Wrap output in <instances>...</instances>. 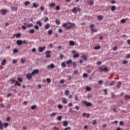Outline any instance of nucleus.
I'll return each instance as SVG.
<instances>
[{
  "label": "nucleus",
  "mask_w": 130,
  "mask_h": 130,
  "mask_svg": "<svg viewBox=\"0 0 130 130\" xmlns=\"http://www.w3.org/2000/svg\"><path fill=\"white\" fill-rule=\"evenodd\" d=\"M69 94H70V91L69 90H66L65 91V95H66L67 96H68V95H69Z\"/></svg>",
  "instance_id": "nucleus-44"
},
{
  "label": "nucleus",
  "mask_w": 130,
  "mask_h": 130,
  "mask_svg": "<svg viewBox=\"0 0 130 130\" xmlns=\"http://www.w3.org/2000/svg\"><path fill=\"white\" fill-rule=\"evenodd\" d=\"M96 122H97V121L96 120H93L92 122L93 125H95V124L97 123Z\"/></svg>",
  "instance_id": "nucleus-50"
},
{
  "label": "nucleus",
  "mask_w": 130,
  "mask_h": 130,
  "mask_svg": "<svg viewBox=\"0 0 130 130\" xmlns=\"http://www.w3.org/2000/svg\"><path fill=\"white\" fill-rule=\"evenodd\" d=\"M102 63V62L100 61H99L96 62V64L98 66H101V64Z\"/></svg>",
  "instance_id": "nucleus-48"
},
{
  "label": "nucleus",
  "mask_w": 130,
  "mask_h": 130,
  "mask_svg": "<svg viewBox=\"0 0 130 130\" xmlns=\"http://www.w3.org/2000/svg\"><path fill=\"white\" fill-rule=\"evenodd\" d=\"M37 25H39L40 27H42V23H41L40 21H38L37 22Z\"/></svg>",
  "instance_id": "nucleus-23"
},
{
  "label": "nucleus",
  "mask_w": 130,
  "mask_h": 130,
  "mask_svg": "<svg viewBox=\"0 0 130 130\" xmlns=\"http://www.w3.org/2000/svg\"><path fill=\"white\" fill-rule=\"evenodd\" d=\"M47 83H51V80H50V79H49V78H47Z\"/></svg>",
  "instance_id": "nucleus-59"
},
{
  "label": "nucleus",
  "mask_w": 130,
  "mask_h": 130,
  "mask_svg": "<svg viewBox=\"0 0 130 130\" xmlns=\"http://www.w3.org/2000/svg\"><path fill=\"white\" fill-rule=\"evenodd\" d=\"M35 108H36V106H35V105L32 106L31 107V109H32V110H34V109H35Z\"/></svg>",
  "instance_id": "nucleus-49"
},
{
  "label": "nucleus",
  "mask_w": 130,
  "mask_h": 130,
  "mask_svg": "<svg viewBox=\"0 0 130 130\" xmlns=\"http://www.w3.org/2000/svg\"><path fill=\"white\" fill-rule=\"evenodd\" d=\"M55 23L57 24V25H60V21L57 19L55 20Z\"/></svg>",
  "instance_id": "nucleus-31"
},
{
  "label": "nucleus",
  "mask_w": 130,
  "mask_h": 130,
  "mask_svg": "<svg viewBox=\"0 0 130 130\" xmlns=\"http://www.w3.org/2000/svg\"><path fill=\"white\" fill-rule=\"evenodd\" d=\"M53 130H59V128L57 127H53Z\"/></svg>",
  "instance_id": "nucleus-61"
},
{
  "label": "nucleus",
  "mask_w": 130,
  "mask_h": 130,
  "mask_svg": "<svg viewBox=\"0 0 130 130\" xmlns=\"http://www.w3.org/2000/svg\"><path fill=\"white\" fill-rule=\"evenodd\" d=\"M1 12H2V15H6V14H7V13H8V10L3 9L1 11Z\"/></svg>",
  "instance_id": "nucleus-11"
},
{
  "label": "nucleus",
  "mask_w": 130,
  "mask_h": 130,
  "mask_svg": "<svg viewBox=\"0 0 130 130\" xmlns=\"http://www.w3.org/2000/svg\"><path fill=\"white\" fill-rule=\"evenodd\" d=\"M56 114H57V113L54 112L50 114V116H51L52 117H53V116H55Z\"/></svg>",
  "instance_id": "nucleus-27"
},
{
  "label": "nucleus",
  "mask_w": 130,
  "mask_h": 130,
  "mask_svg": "<svg viewBox=\"0 0 130 130\" xmlns=\"http://www.w3.org/2000/svg\"><path fill=\"white\" fill-rule=\"evenodd\" d=\"M32 6L34 8H38V5H37L36 3H33Z\"/></svg>",
  "instance_id": "nucleus-39"
},
{
  "label": "nucleus",
  "mask_w": 130,
  "mask_h": 130,
  "mask_svg": "<svg viewBox=\"0 0 130 130\" xmlns=\"http://www.w3.org/2000/svg\"><path fill=\"white\" fill-rule=\"evenodd\" d=\"M94 27V24H91L90 26H89V28L91 30V31H93V27Z\"/></svg>",
  "instance_id": "nucleus-33"
},
{
  "label": "nucleus",
  "mask_w": 130,
  "mask_h": 130,
  "mask_svg": "<svg viewBox=\"0 0 130 130\" xmlns=\"http://www.w3.org/2000/svg\"><path fill=\"white\" fill-rule=\"evenodd\" d=\"M50 27V24H46L45 26V28L46 29H49Z\"/></svg>",
  "instance_id": "nucleus-22"
},
{
  "label": "nucleus",
  "mask_w": 130,
  "mask_h": 130,
  "mask_svg": "<svg viewBox=\"0 0 130 130\" xmlns=\"http://www.w3.org/2000/svg\"><path fill=\"white\" fill-rule=\"evenodd\" d=\"M17 45H22L23 44L22 41L21 40H18L16 41Z\"/></svg>",
  "instance_id": "nucleus-9"
},
{
  "label": "nucleus",
  "mask_w": 130,
  "mask_h": 130,
  "mask_svg": "<svg viewBox=\"0 0 130 130\" xmlns=\"http://www.w3.org/2000/svg\"><path fill=\"white\" fill-rule=\"evenodd\" d=\"M4 125L5 127H7V126H9V123H5Z\"/></svg>",
  "instance_id": "nucleus-47"
},
{
  "label": "nucleus",
  "mask_w": 130,
  "mask_h": 130,
  "mask_svg": "<svg viewBox=\"0 0 130 130\" xmlns=\"http://www.w3.org/2000/svg\"><path fill=\"white\" fill-rule=\"evenodd\" d=\"M82 59H84V60H85V61H86V60H87V59H88V57H87V55H83L82 56Z\"/></svg>",
  "instance_id": "nucleus-14"
},
{
  "label": "nucleus",
  "mask_w": 130,
  "mask_h": 130,
  "mask_svg": "<svg viewBox=\"0 0 130 130\" xmlns=\"http://www.w3.org/2000/svg\"><path fill=\"white\" fill-rule=\"evenodd\" d=\"M21 36V33H18L16 35V38H20Z\"/></svg>",
  "instance_id": "nucleus-25"
},
{
  "label": "nucleus",
  "mask_w": 130,
  "mask_h": 130,
  "mask_svg": "<svg viewBox=\"0 0 130 130\" xmlns=\"http://www.w3.org/2000/svg\"><path fill=\"white\" fill-rule=\"evenodd\" d=\"M75 23H72L71 22H68L62 24V27L67 29V30H71L73 26H75Z\"/></svg>",
  "instance_id": "nucleus-1"
},
{
  "label": "nucleus",
  "mask_w": 130,
  "mask_h": 130,
  "mask_svg": "<svg viewBox=\"0 0 130 130\" xmlns=\"http://www.w3.org/2000/svg\"><path fill=\"white\" fill-rule=\"evenodd\" d=\"M51 53V51H47L46 52V58H50L51 55H50V53Z\"/></svg>",
  "instance_id": "nucleus-5"
},
{
  "label": "nucleus",
  "mask_w": 130,
  "mask_h": 130,
  "mask_svg": "<svg viewBox=\"0 0 130 130\" xmlns=\"http://www.w3.org/2000/svg\"><path fill=\"white\" fill-rule=\"evenodd\" d=\"M17 80H18L19 82H23V79H22V78H20V77H18V78H17Z\"/></svg>",
  "instance_id": "nucleus-45"
},
{
  "label": "nucleus",
  "mask_w": 130,
  "mask_h": 130,
  "mask_svg": "<svg viewBox=\"0 0 130 130\" xmlns=\"http://www.w3.org/2000/svg\"><path fill=\"white\" fill-rule=\"evenodd\" d=\"M62 103L64 104H67V103H68V101H67V100H66V99H63Z\"/></svg>",
  "instance_id": "nucleus-36"
},
{
  "label": "nucleus",
  "mask_w": 130,
  "mask_h": 130,
  "mask_svg": "<svg viewBox=\"0 0 130 130\" xmlns=\"http://www.w3.org/2000/svg\"><path fill=\"white\" fill-rule=\"evenodd\" d=\"M52 32H53L52 29H50L48 31V34H49V35H51V34H52Z\"/></svg>",
  "instance_id": "nucleus-30"
},
{
  "label": "nucleus",
  "mask_w": 130,
  "mask_h": 130,
  "mask_svg": "<svg viewBox=\"0 0 130 130\" xmlns=\"http://www.w3.org/2000/svg\"><path fill=\"white\" fill-rule=\"evenodd\" d=\"M3 125H4V124H3V122H2V121H0V128H2Z\"/></svg>",
  "instance_id": "nucleus-56"
},
{
  "label": "nucleus",
  "mask_w": 130,
  "mask_h": 130,
  "mask_svg": "<svg viewBox=\"0 0 130 130\" xmlns=\"http://www.w3.org/2000/svg\"><path fill=\"white\" fill-rule=\"evenodd\" d=\"M71 127H67V128H64L63 130H71Z\"/></svg>",
  "instance_id": "nucleus-60"
},
{
  "label": "nucleus",
  "mask_w": 130,
  "mask_h": 130,
  "mask_svg": "<svg viewBox=\"0 0 130 130\" xmlns=\"http://www.w3.org/2000/svg\"><path fill=\"white\" fill-rule=\"evenodd\" d=\"M11 9L12 11H18V7H12Z\"/></svg>",
  "instance_id": "nucleus-21"
},
{
  "label": "nucleus",
  "mask_w": 130,
  "mask_h": 130,
  "mask_svg": "<svg viewBox=\"0 0 130 130\" xmlns=\"http://www.w3.org/2000/svg\"><path fill=\"white\" fill-rule=\"evenodd\" d=\"M30 2L29 1H26L25 3H24V5L25 6H29V5H30Z\"/></svg>",
  "instance_id": "nucleus-29"
},
{
  "label": "nucleus",
  "mask_w": 130,
  "mask_h": 130,
  "mask_svg": "<svg viewBox=\"0 0 130 130\" xmlns=\"http://www.w3.org/2000/svg\"><path fill=\"white\" fill-rule=\"evenodd\" d=\"M64 57V56H63V55L60 54V59H62V58H63Z\"/></svg>",
  "instance_id": "nucleus-55"
},
{
  "label": "nucleus",
  "mask_w": 130,
  "mask_h": 130,
  "mask_svg": "<svg viewBox=\"0 0 130 130\" xmlns=\"http://www.w3.org/2000/svg\"><path fill=\"white\" fill-rule=\"evenodd\" d=\"M88 5H90V6H93L94 5V1L93 0H89L88 1Z\"/></svg>",
  "instance_id": "nucleus-12"
},
{
  "label": "nucleus",
  "mask_w": 130,
  "mask_h": 130,
  "mask_svg": "<svg viewBox=\"0 0 130 130\" xmlns=\"http://www.w3.org/2000/svg\"><path fill=\"white\" fill-rule=\"evenodd\" d=\"M73 56H74V57H75V58H77V57H80V55L78 53H76Z\"/></svg>",
  "instance_id": "nucleus-28"
},
{
  "label": "nucleus",
  "mask_w": 130,
  "mask_h": 130,
  "mask_svg": "<svg viewBox=\"0 0 130 130\" xmlns=\"http://www.w3.org/2000/svg\"><path fill=\"white\" fill-rule=\"evenodd\" d=\"M6 62H7V60L6 59H4L1 63L2 66H5Z\"/></svg>",
  "instance_id": "nucleus-19"
},
{
  "label": "nucleus",
  "mask_w": 130,
  "mask_h": 130,
  "mask_svg": "<svg viewBox=\"0 0 130 130\" xmlns=\"http://www.w3.org/2000/svg\"><path fill=\"white\" fill-rule=\"evenodd\" d=\"M72 65L74 69H76V68H77V63H76L75 62H73L72 63Z\"/></svg>",
  "instance_id": "nucleus-24"
},
{
  "label": "nucleus",
  "mask_w": 130,
  "mask_h": 130,
  "mask_svg": "<svg viewBox=\"0 0 130 130\" xmlns=\"http://www.w3.org/2000/svg\"><path fill=\"white\" fill-rule=\"evenodd\" d=\"M128 62L127 60H124L123 61V64H126Z\"/></svg>",
  "instance_id": "nucleus-64"
},
{
  "label": "nucleus",
  "mask_w": 130,
  "mask_h": 130,
  "mask_svg": "<svg viewBox=\"0 0 130 130\" xmlns=\"http://www.w3.org/2000/svg\"><path fill=\"white\" fill-rule=\"evenodd\" d=\"M47 69H54L55 68V66L53 64V63H51L50 65H48L47 67Z\"/></svg>",
  "instance_id": "nucleus-8"
},
{
  "label": "nucleus",
  "mask_w": 130,
  "mask_h": 130,
  "mask_svg": "<svg viewBox=\"0 0 130 130\" xmlns=\"http://www.w3.org/2000/svg\"><path fill=\"white\" fill-rule=\"evenodd\" d=\"M86 91H91V87L87 86L86 88Z\"/></svg>",
  "instance_id": "nucleus-40"
},
{
  "label": "nucleus",
  "mask_w": 130,
  "mask_h": 130,
  "mask_svg": "<svg viewBox=\"0 0 130 130\" xmlns=\"http://www.w3.org/2000/svg\"><path fill=\"white\" fill-rule=\"evenodd\" d=\"M69 44L70 45H71V46H74V45H75V42H74L73 41H70L69 42Z\"/></svg>",
  "instance_id": "nucleus-15"
},
{
  "label": "nucleus",
  "mask_w": 130,
  "mask_h": 130,
  "mask_svg": "<svg viewBox=\"0 0 130 130\" xmlns=\"http://www.w3.org/2000/svg\"><path fill=\"white\" fill-rule=\"evenodd\" d=\"M100 48H101L100 46H95L94 47V49H95L96 50H98V49H100Z\"/></svg>",
  "instance_id": "nucleus-37"
},
{
  "label": "nucleus",
  "mask_w": 130,
  "mask_h": 130,
  "mask_svg": "<svg viewBox=\"0 0 130 130\" xmlns=\"http://www.w3.org/2000/svg\"><path fill=\"white\" fill-rule=\"evenodd\" d=\"M17 60L14 59L13 62H12V63L15 64V63H17Z\"/></svg>",
  "instance_id": "nucleus-63"
},
{
  "label": "nucleus",
  "mask_w": 130,
  "mask_h": 130,
  "mask_svg": "<svg viewBox=\"0 0 130 130\" xmlns=\"http://www.w3.org/2000/svg\"><path fill=\"white\" fill-rule=\"evenodd\" d=\"M80 11H81V9H80V8H77V7H74L72 10V12L74 13V14H76V13L80 12Z\"/></svg>",
  "instance_id": "nucleus-4"
},
{
  "label": "nucleus",
  "mask_w": 130,
  "mask_h": 130,
  "mask_svg": "<svg viewBox=\"0 0 130 130\" xmlns=\"http://www.w3.org/2000/svg\"><path fill=\"white\" fill-rule=\"evenodd\" d=\"M58 108L59 109H62V105H58Z\"/></svg>",
  "instance_id": "nucleus-58"
},
{
  "label": "nucleus",
  "mask_w": 130,
  "mask_h": 130,
  "mask_svg": "<svg viewBox=\"0 0 130 130\" xmlns=\"http://www.w3.org/2000/svg\"><path fill=\"white\" fill-rule=\"evenodd\" d=\"M22 44H28V42L26 40L22 41Z\"/></svg>",
  "instance_id": "nucleus-43"
},
{
  "label": "nucleus",
  "mask_w": 130,
  "mask_h": 130,
  "mask_svg": "<svg viewBox=\"0 0 130 130\" xmlns=\"http://www.w3.org/2000/svg\"><path fill=\"white\" fill-rule=\"evenodd\" d=\"M69 124V123H68V121H64L63 122V125L64 126H68V125Z\"/></svg>",
  "instance_id": "nucleus-20"
},
{
  "label": "nucleus",
  "mask_w": 130,
  "mask_h": 130,
  "mask_svg": "<svg viewBox=\"0 0 130 130\" xmlns=\"http://www.w3.org/2000/svg\"><path fill=\"white\" fill-rule=\"evenodd\" d=\"M10 81L11 84H14V83H15L14 86H19V87H21V83L18 82V81H16V80L12 79L10 80Z\"/></svg>",
  "instance_id": "nucleus-2"
},
{
  "label": "nucleus",
  "mask_w": 130,
  "mask_h": 130,
  "mask_svg": "<svg viewBox=\"0 0 130 130\" xmlns=\"http://www.w3.org/2000/svg\"><path fill=\"white\" fill-rule=\"evenodd\" d=\"M32 76H33V74H32V73L26 74V79H28V80H31V79H32Z\"/></svg>",
  "instance_id": "nucleus-6"
},
{
  "label": "nucleus",
  "mask_w": 130,
  "mask_h": 130,
  "mask_svg": "<svg viewBox=\"0 0 130 130\" xmlns=\"http://www.w3.org/2000/svg\"><path fill=\"white\" fill-rule=\"evenodd\" d=\"M73 61H72V59H70L69 60L67 61V64H70V63H72Z\"/></svg>",
  "instance_id": "nucleus-38"
},
{
  "label": "nucleus",
  "mask_w": 130,
  "mask_h": 130,
  "mask_svg": "<svg viewBox=\"0 0 130 130\" xmlns=\"http://www.w3.org/2000/svg\"><path fill=\"white\" fill-rule=\"evenodd\" d=\"M113 50H114V51L117 50V47L114 46L113 48Z\"/></svg>",
  "instance_id": "nucleus-54"
},
{
  "label": "nucleus",
  "mask_w": 130,
  "mask_h": 130,
  "mask_svg": "<svg viewBox=\"0 0 130 130\" xmlns=\"http://www.w3.org/2000/svg\"><path fill=\"white\" fill-rule=\"evenodd\" d=\"M34 28H35L36 30H38L39 29V26H38V25H35L34 26Z\"/></svg>",
  "instance_id": "nucleus-53"
},
{
  "label": "nucleus",
  "mask_w": 130,
  "mask_h": 130,
  "mask_svg": "<svg viewBox=\"0 0 130 130\" xmlns=\"http://www.w3.org/2000/svg\"><path fill=\"white\" fill-rule=\"evenodd\" d=\"M104 92L105 93V95H107V89H104Z\"/></svg>",
  "instance_id": "nucleus-52"
},
{
  "label": "nucleus",
  "mask_w": 130,
  "mask_h": 130,
  "mask_svg": "<svg viewBox=\"0 0 130 130\" xmlns=\"http://www.w3.org/2000/svg\"><path fill=\"white\" fill-rule=\"evenodd\" d=\"M115 9H116V7H115V6H112L111 7V10L113 12H114V11H115Z\"/></svg>",
  "instance_id": "nucleus-18"
},
{
  "label": "nucleus",
  "mask_w": 130,
  "mask_h": 130,
  "mask_svg": "<svg viewBox=\"0 0 130 130\" xmlns=\"http://www.w3.org/2000/svg\"><path fill=\"white\" fill-rule=\"evenodd\" d=\"M91 32L93 33V32H98V30L97 29H94L93 28V30H91Z\"/></svg>",
  "instance_id": "nucleus-51"
},
{
  "label": "nucleus",
  "mask_w": 130,
  "mask_h": 130,
  "mask_svg": "<svg viewBox=\"0 0 130 130\" xmlns=\"http://www.w3.org/2000/svg\"><path fill=\"white\" fill-rule=\"evenodd\" d=\"M17 52H19V50H18V49H14L13 50V53H17Z\"/></svg>",
  "instance_id": "nucleus-34"
},
{
  "label": "nucleus",
  "mask_w": 130,
  "mask_h": 130,
  "mask_svg": "<svg viewBox=\"0 0 130 130\" xmlns=\"http://www.w3.org/2000/svg\"><path fill=\"white\" fill-rule=\"evenodd\" d=\"M61 67H62V68H66L67 67V65L66 64V62H62L61 64Z\"/></svg>",
  "instance_id": "nucleus-26"
},
{
  "label": "nucleus",
  "mask_w": 130,
  "mask_h": 130,
  "mask_svg": "<svg viewBox=\"0 0 130 130\" xmlns=\"http://www.w3.org/2000/svg\"><path fill=\"white\" fill-rule=\"evenodd\" d=\"M57 119H58V120H59V121H60V120H61V119H62V116H58Z\"/></svg>",
  "instance_id": "nucleus-35"
},
{
  "label": "nucleus",
  "mask_w": 130,
  "mask_h": 130,
  "mask_svg": "<svg viewBox=\"0 0 130 130\" xmlns=\"http://www.w3.org/2000/svg\"><path fill=\"white\" fill-rule=\"evenodd\" d=\"M125 99H130V95H126L125 96Z\"/></svg>",
  "instance_id": "nucleus-57"
},
{
  "label": "nucleus",
  "mask_w": 130,
  "mask_h": 130,
  "mask_svg": "<svg viewBox=\"0 0 130 130\" xmlns=\"http://www.w3.org/2000/svg\"><path fill=\"white\" fill-rule=\"evenodd\" d=\"M120 86H121V82H118L117 87V88H120Z\"/></svg>",
  "instance_id": "nucleus-46"
},
{
  "label": "nucleus",
  "mask_w": 130,
  "mask_h": 130,
  "mask_svg": "<svg viewBox=\"0 0 130 130\" xmlns=\"http://www.w3.org/2000/svg\"><path fill=\"white\" fill-rule=\"evenodd\" d=\"M39 73V70H35L33 71V72L31 73L32 75H35V74H38Z\"/></svg>",
  "instance_id": "nucleus-13"
},
{
  "label": "nucleus",
  "mask_w": 130,
  "mask_h": 130,
  "mask_svg": "<svg viewBox=\"0 0 130 130\" xmlns=\"http://www.w3.org/2000/svg\"><path fill=\"white\" fill-rule=\"evenodd\" d=\"M99 69L103 72L104 71V72H108V70L107 69V68H103V67L101 66L100 67Z\"/></svg>",
  "instance_id": "nucleus-7"
},
{
  "label": "nucleus",
  "mask_w": 130,
  "mask_h": 130,
  "mask_svg": "<svg viewBox=\"0 0 130 130\" xmlns=\"http://www.w3.org/2000/svg\"><path fill=\"white\" fill-rule=\"evenodd\" d=\"M46 47H39V52H43V51H44V49H45Z\"/></svg>",
  "instance_id": "nucleus-10"
},
{
  "label": "nucleus",
  "mask_w": 130,
  "mask_h": 130,
  "mask_svg": "<svg viewBox=\"0 0 130 130\" xmlns=\"http://www.w3.org/2000/svg\"><path fill=\"white\" fill-rule=\"evenodd\" d=\"M25 58H23L21 59V61L22 63H25Z\"/></svg>",
  "instance_id": "nucleus-42"
},
{
  "label": "nucleus",
  "mask_w": 130,
  "mask_h": 130,
  "mask_svg": "<svg viewBox=\"0 0 130 130\" xmlns=\"http://www.w3.org/2000/svg\"><path fill=\"white\" fill-rule=\"evenodd\" d=\"M83 103L84 105H85L87 107H89L90 106H92V103H90V102H87L86 101H84L83 102Z\"/></svg>",
  "instance_id": "nucleus-3"
},
{
  "label": "nucleus",
  "mask_w": 130,
  "mask_h": 130,
  "mask_svg": "<svg viewBox=\"0 0 130 130\" xmlns=\"http://www.w3.org/2000/svg\"><path fill=\"white\" fill-rule=\"evenodd\" d=\"M30 33H31V34H33L34 33H35V29H30L29 30Z\"/></svg>",
  "instance_id": "nucleus-41"
},
{
  "label": "nucleus",
  "mask_w": 130,
  "mask_h": 130,
  "mask_svg": "<svg viewBox=\"0 0 130 130\" xmlns=\"http://www.w3.org/2000/svg\"><path fill=\"white\" fill-rule=\"evenodd\" d=\"M110 85V86H113V85H114V81H111Z\"/></svg>",
  "instance_id": "nucleus-62"
},
{
  "label": "nucleus",
  "mask_w": 130,
  "mask_h": 130,
  "mask_svg": "<svg viewBox=\"0 0 130 130\" xmlns=\"http://www.w3.org/2000/svg\"><path fill=\"white\" fill-rule=\"evenodd\" d=\"M120 22L121 23H122V24H124V23H125V22H126V20H125V19H123L121 20Z\"/></svg>",
  "instance_id": "nucleus-32"
},
{
  "label": "nucleus",
  "mask_w": 130,
  "mask_h": 130,
  "mask_svg": "<svg viewBox=\"0 0 130 130\" xmlns=\"http://www.w3.org/2000/svg\"><path fill=\"white\" fill-rule=\"evenodd\" d=\"M49 6L50 8H53V7H55V3H50L49 5Z\"/></svg>",
  "instance_id": "nucleus-16"
},
{
  "label": "nucleus",
  "mask_w": 130,
  "mask_h": 130,
  "mask_svg": "<svg viewBox=\"0 0 130 130\" xmlns=\"http://www.w3.org/2000/svg\"><path fill=\"white\" fill-rule=\"evenodd\" d=\"M98 19L99 21H102L103 20V16L99 15L98 16Z\"/></svg>",
  "instance_id": "nucleus-17"
}]
</instances>
